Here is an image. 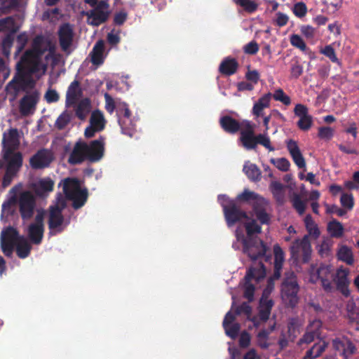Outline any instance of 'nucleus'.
I'll return each instance as SVG.
<instances>
[{
	"label": "nucleus",
	"mask_w": 359,
	"mask_h": 359,
	"mask_svg": "<svg viewBox=\"0 0 359 359\" xmlns=\"http://www.w3.org/2000/svg\"><path fill=\"white\" fill-rule=\"evenodd\" d=\"M218 200L222 201L221 205L229 227L241 222L243 219H248L247 212L243 210L235 201L229 199L226 195H219Z\"/></svg>",
	"instance_id": "obj_1"
},
{
	"label": "nucleus",
	"mask_w": 359,
	"mask_h": 359,
	"mask_svg": "<svg viewBox=\"0 0 359 359\" xmlns=\"http://www.w3.org/2000/svg\"><path fill=\"white\" fill-rule=\"evenodd\" d=\"M299 290V287L294 272L285 274L281 284V297L287 306L294 308L297 306Z\"/></svg>",
	"instance_id": "obj_2"
},
{
	"label": "nucleus",
	"mask_w": 359,
	"mask_h": 359,
	"mask_svg": "<svg viewBox=\"0 0 359 359\" xmlns=\"http://www.w3.org/2000/svg\"><path fill=\"white\" fill-rule=\"evenodd\" d=\"M17 71L5 88L6 93L12 95L13 99H15L20 91L27 92V90L34 88L35 86L34 81L30 76H27L30 75L29 74L23 70Z\"/></svg>",
	"instance_id": "obj_3"
},
{
	"label": "nucleus",
	"mask_w": 359,
	"mask_h": 359,
	"mask_svg": "<svg viewBox=\"0 0 359 359\" xmlns=\"http://www.w3.org/2000/svg\"><path fill=\"white\" fill-rule=\"evenodd\" d=\"M330 265L320 264L318 266H311L310 270V279L313 283L320 281L323 290L326 292H332L333 286L332 284L334 274Z\"/></svg>",
	"instance_id": "obj_4"
},
{
	"label": "nucleus",
	"mask_w": 359,
	"mask_h": 359,
	"mask_svg": "<svg viewBox=\"0 0 359 359\" xmlns=\"http://www.w3.org/2000/svg\"><path fill=\"white\" fill-rule=\"evenodd\" d=\"M291 257L295 261L302 260L308 263L311 257V245L309 236L305 235L302 239H295L290 248Z\"/></svg>",
	"instance_id": "obj_5"
},
{
	"label": "nucleus",
	"mask_w": 359,
	"mask_h": 359,
	"mask_svg": "<svg viewBox=\"0 0 359 359\" xmlns=\"http://www.w3.org/2000/svg\"><path fill=\"white\" fill-rule=\"evenodd\" d=\"M116 116L123 134L132 137L135 132V124L131 119L132 113L125 102H118Z\"/></svg>",
	"instance_id": "obj_6"
},
{
	"label": "nucleus",
	"mask_w": 359,
	"mask_h": 359,
	"mask_svg": "<svg viewBox=\"0 0 359 359\" xmlns=\"http://www.w3.org/2000/svg\"><path fill=\"white\" fill-rule=\"evenodd\" d=\"M18 230L13 226L4 228L0 236L1 249L6 257H11L15 250V246L21 238Z\"/></svg>",
	"instance_id": "obj_7"
},
{
	"label": "nucleus",
	"mask_w": 359,
	"mask_h": 359,
	"mask_svg": "<svg viewBox=\"0 0 359 359\" xmlns=\"http://www.w3.org/2000/svg\"><path fill=\"white\" fill-rule=\"evenodd\" d=\"M243 250L252 261H256L265 256L267 246L259 238H245L242 241Z\"/></svg>",
	"instance_id": "obj_8"
},
{
	"label": "nucleus",
	"mask_w": 359,
	"mask_h": 359,
	"mask_svg": "<svg viewBox=\"0 0 359 359\" xmlns=\"http://www.w3.org/2000/svg\"><path fill=\"white\" fill-rule=\"evenodd\" d=\"M19 212L23 220L30 219L34 213L36 208V198L28 191L20 194L18 199Z\"/></svg>",
	"instance_id": "obj_9"
},
{
	"label": "nucleus",
	"mask_w": 359,
	"mask_h": 359,
	"mask_svg": "<svg viewBox=\"0 0 359 359\" xmlns=\"http://www.w3.org/2000/svg\"><path fill=\"white\" fill-rule=\"evenodd\" d=\"M41 57V56L33 50L30 49L27 50L17 65V70H23L29 74L35 73L38 70Z\"/></svg>",
	"instance_id": "obj_10"
},
{
	"label": "nucleus",
	"mask_w": 359,
	"mask_h": 359,
	"mask_svg": "<svg viewBox=\"0 0 359 359\" xmlns=\"http://www.w3.org/2000/svg\"><path fill=\"white\" fill-rule=\"evenodd\" d=\"M333 348L337 351L344 359H348L356 353L357 348L352 341L346 336L336 337L332 340Z\"/></svg>",
	"instance_id": "obj_11"
},
{
	"label": "nucleus",
	"mask_w": 359,
	"mask_h": 359,
	"mask_svg": "<svg viewBox=\"0 0 359 359\" xmlns=\"http://www.w3.org/2000/svg\"><path fill=\"white\" fill-rule=\"evenodd\" d=\"M104 140L103 136H100L98 139L91 141L89 144L84 142V146L86 151L87 160L94 163L99 161L104 156Z\"/></svg>",
	"instance_id": "obj_12"
},
{
	"label": "nucleus",
	"mask_w": 359,
	"mask_h": 359,
	"mask_svg": "<svg viewBox=\"0 0 359 359\" xmlns=\"http://www.w3.org/2000/svg\"><path fill=\"white\" fill-rule=\"evenodd\" d=\"M40 99L39 93L35 90L30 93L25 95L19 103L20 112L22 116H27L32 114L36 108V104Z\"/></svg>",
	"instance_id": "obj_13"
},
{
	"label": "nucleus",
	"mask_w": 359,
	"mask_h": 359,
	"mask_svg": "<svg viewBox=\"0 0 359 359\" xmlns=\"http://www.w3.org/2000/svg\"><path fill=\"white\" fill-rule=\"evenodd\" d=\"M74 31L69 23L62 25L57 31L59 44L61 50L67 54H70L73 44Z\"/></svg>",
	"instance_id": "obj_14"
},
{
	"label": "nucleus",
	"mask_w": 359,
	"mask_h": 359,
	"mask_svg": "<svg viewBox=\"0 0 359 359\" xmlns=\"http://www.w3.org/2000/svg\"><path fill=\"white\" fill-rule=\"evenodd\" d=\"M53 160V156L47 149H41L29 159V165L32 169L39 170L47 168Z\"/></svg>",
	"instance_id": "obj_15"
},
{
	"label": "nucleus",
	"mask_w": 359,
	"mask_h": 359,
	"mask_svg": "<svg viewBox=\"0 0 359 359\" xmlns=\"http://www.w3.org/2000/svg\"><path fill=\"white\" fill-rule=\"evenodd\" d=\"M269 202L267 200L259 199L252 204V216H255L260 222V224H269L271 221V216L267 212Z\"/></svg>",
	"instance_id": "obj_16"
},
{
	"label": "nucleus",
	"mask_w": 359,
	"mask_h": 359,
	"mask_svg": "<svg viewBox=\"0 0 359 359\" xmlns=\"http://www.w3.org/2000/svg\"><path fill=\"white\" fill-rule=\"evenodd\" d=\"M294 114L299 117L297 123V127L303 130H309L313 124V117L309 114L308 108L302 104H296L294 109Z\"/></svg>",
	"instance_id": "obj_17"
},
{
	"label": "nucleus",
	"mask_w": 359,
	"mask_h": 359,
	"mask_svg": "<svg viewBox=\"0 0 359 359\" xmlns=\"http://www.w3.org/2000/svg\"><path fill=\"white\" fill-rule=\"evenodd\" d=\"M348 274L349 271L348 269H339L337 271L335 277L332 279L335 282L337 290L345 297H348L351 294Z\"/></svg>",
	"instance_id": "obj_18"
},
{
	"label": "nucleus",
	"mask_w": 359,
	"mask_h": 359,
	"mask_svg": "<svg viewBox=\"0 0 359 359\" xmlns=\"http://www.w3.org/2000/svg\"><path fill=\"white\" fill-rule=\"evenodd\" d=\"M68 224L69 222L65 224V217L60 210H54L50 208L48 224L50 231L61 233Z\"/></svg>",
	"instance_id": "obj_19"
},
{
	"label": "nucleus",
	"mask_w": 359,
	"mask_h": 359,
	"mask_svg": "<svg viewBox=\"0 0 359 359\" xmlns=\"http://www.w3.org/2000/svg\"><path fill=\"white\" fill-rule=\"evenodd\" d=\"M55 182L49 177L39 179L32 184V190L34 194L40 197L44 198L53 191Z\"/></svg>",
	"instance_id": "obj_20"
},
{
	"label": "nucleus",
	"mask_w": 359,
	"mask_h": 359,
	"mask_svg": "<svg viewBox=\"0 0 359 359\" xmlns=\"http://www.w3.org/2000/svg\"><path fill=\"white\" fill-rule=\"evenodd\" d=\"M4 159L7 162L6 169L11 172L18 173L22 166L23 158L20 151H13L6 156V151H4Z\"/></svg>",
	"instance_id": "obj_21"
},
{
	"label": "nucleus",
	"mask_w": 359,
	"mask_h": 359,
	"mask_svg": "<svg viewBox=\"0 0 359 359\" xmlns=\"http://www.w3.org/2000/svg\"><path fill=\"white\" fill-rule=\"evenodd\" d=\"M85 148H86V147L84 146V142H76L69 156L68 163L70 165H79L87 160Z\"/></svg>",
	"instance_id": "obj_22"
},
{
	"label": "nucleus",
	"mask_w": 359,
	"mask_h": 359,
	"mask_svg": "<svg viewBox=\"0 0 359 359\" xmlns=\"http://www.w3.org/2000/svg\"><path fill=\"white\" fill-rule=\"evenodd\" d=\"M287 149L294 161L299 168H304L306 167L305 159L300 151L297 142L293 140H288L286 141Z\"/></svg>",
	"instance_id": "obj_23"
},
{
	"label": "nucleus",
	"mask_w": 359,
	"mask_h": 359,
	"mask_svg": "<svg viewBox=\"0 0 359 359\" xmlns=\"http://www.w3.org/2000/svg\"><path fill=\"white\" fill-rule=\"evenodd\" d=\"M4 151H6V156L15 151L20 145L18 131L16 128H11L8 131V135L5 139L6 135H4Z\"/></svg>",
	"instance_id": "obj_24"
},
{
	"label": "nucleus",
	"mask_w": 359,
	"mask_h": 359,
	"mask_svg": "<svg viewBox=\"0 0 359 359\" xmlns=\"http://www.w3.org/2000/svg\"><path fill=\"white\" fill-rule=\"evenodd\" d=\"M219 125L224 131L229 134L237 133L242 126L238 121L229 115L220 118Z\"/></svg>",
	"instance_id": "obj_25"
},
{
	"label": "nucleus",
	"mask_w": 359,
	"mask_h": 359,
	"mask_svg": "<svg viewBox=\"0 0 359 359\" xmlns=\"http://www.w3.org/2000/svg\"><path fill=\"white\" fill-rule=\"evenodd\" d=\"M82 95L80 83L77 80L72 81L68 87L66 93V103L67 105H74Z\"/></svg>",
	"instance_id": "obj_26"
},
{
	"label": "nucleus",
	"mask_w": 359,
	"mask_h": 359,
	"mask_svg": "<svg viewBox=\"0 0 359 359\" xmlns=\"http://www.w3.org/2000/svg\"><path fill=\"white\" fill-rule=\"evenodd\" d=\"M238 68V62L235 58L231 57H225L219 65V71L224 76L234 74Z\"/></svg>",
	"instance_id": "obj_27"
},
{
	"label": "nucleus",
	"mask_w": 359,
	"mask_h": 359,
	"mask_svg": "<svg viewBox=\"0 0 359 359\" xmlns=\"http://www.w3.org/2000/svg\"><path fill=\"white\" fill-rule=\"evenodd\" d=\"M62 184L63 192L67 199L81 189L80 182L77 178H65L60 183V185Z\"/></svg>",
	"instance_id": "obj_28"
},
{
	"label": "nucleus",
	"mask_w": 359,
	"mask_h": 359,
	"mask_svg": "<svg viewBox=\"0 0 359 359\" xmlns=\"http://www.w3.org/2000/svg\"><path fill=\"white\" fill-rule=\"evenodd\" d=\"M88 20L90 25L99 26L107 21L109 13L100 9H93L87 13Z\"/></svg>",
	"instance_id": "obj_29"
},
{
	"label": "nucleus",
	"mask_w": 359,
	"mask_h": 359,
	"mask_svg": "<svg viewBox=\"0 0 359 359\" xmlns=\"http://www.w3.org/2000/svg\"><path fill=\"white\" fill-rule=\"evenodd\" d=\"M271 93H269L258 99L254 104L252 109V114L256 117L264 116L263 111L264 109L270 107Z\"/></svg>",
	"instance_id": "obj_30"
},
{
	"label": "nucleus",
	"mask_w": 359,
	"mask_h": 359,
	"mask_svg": "<svg viewBox=\"0 0 359 359\" xmlns=\"http://www.w3.org/2000/svg\"><path fill=\"white\" fill-rule=\"evenodd\" d=\"M44 227L29 224L27 229V234L30 241L35 245H39L43 239Z\"/></svg>",
	"instance_id": "obj_31"
},
{
	"label": "nucleus",
	"mask_w": 359,
	"mask_h": 359,
	"mask_svg": "<svg viewBox=\"0 0 359 359\" xmlns=\"http://www.w3.org/2000/svg\"><path fill=\"white\" fill-rule=\"evenodd\" d=\"M276 323L274 322L267 329L261 330L257 334V345L262 349H267L270 344L268 342L269 334L276 329Z\"/></svg>",
	"instance_id": "obj_32"
},
{
	"label": "nucleus",
	"mask_w": 359,
	"mask_h": 359,
	"mask_svg": "<svg viewBox=\"0 0 359 359\" xmlns=\"http://www.w3.org/2000/svg\"><path fill=\"white\" fill-rule=\"evenodd\" d=\"M88 197V189L85 188L83 189H79L77 192L74 194L72 197L68 198L67 200L72 201L73 208L78 210L85 205Z\"/></svg>",
	"instance_id": "obj_33"
},
{
	"label": "nucleus",
	"mask_w": 359,
	"mask_h": 359,
	"mask_svg": "<svg viewBox=\"0 0 359 359\" xmlns=\"http://www.w3.org/2000/svg\"><path fill=\"white\" fill-rule=\"evenodd\" d=\"M266 269L264 264L260 262L259 263V267H250L246 272L245 276V280H252L255 279L257 282H259L265 277Z\"/></svg>",
	"instance_id": "obj_34"
},
{
	"label": "nucleus",
	"mask_w": 359,
	"mask_h": 359,
	"mask_svg": "<svg viewBox=\"0 0 359 359\" xmlns=\"http://www.w3.org/2000/svg\"><path fill=\"white\" fill-rule=\"evenodd\" d=\"M17 256L20 259H25L30 255L32 245L23 236L20 238L15 246Z\"/></svg>",
	"instance_id": "obj_35"
},
{
	"label": "nucleus",
	"mask_w": 359,
	"mask_h": 359,
	"mask_svg": "<svg viewBox=\"0 0 359 359\" xmlns=\"http://www.w3.org/2000/svg\"><path fill=\"white\" fill-rule=\"evenodd\" d=\"M104 50V42L99 40L95 44L91 55V62L93 65H100L103 62V53Z\"/></svg>",
	"instance_id": "obj_36"
},
{
	"label": "nucleus",
	"mask_w": 359,
	"mask_h": 359,
	"mask_svg": "<svg viewBox=\"0 0 359 359\" xmlns=\"http://www.w3.org/2000/svg\"><path fill=\"white\" fill-rule=\"evenodd\" d=\"M91 103L89 98H83L76 105L75 109L76 116L80 120H84L90 112Z\"/></svg>",
	"instance_id": "obj_37"
},
{
	"label": "nucleus",
	"mask_w": 359,
	"mask_h": 359,
	"mask_svg": "<svg viewBox=\"0 0 359 359\" xmlns=\"http://www.w3.org/2000/svg\"><path fill=\"white\" fill-rule=\"evenodd\" d=\"M90 124L102 131L106 126V120L103 113L99 110H94L90 118Z\"/></svg>",
	"instance_id": "obj_38"
},
{
	"label": "nucleus",
	"mask_w": 359,
	"mask_h": 359,
	"mask_svg": "<svg viewBox=\"0 0 359 359\" xmlns=\"http://www.w3.org/2000/svg\"><path fill=\"white\" fill-rule=\"evenodd\" d=\"M247 221L244 223V226L246 231V238H258L254 236L255 233H260L262 232V226L257 224L255 219L248 217V219H245Z\"/></svg>",
	"instance_id": "obj_39"
},
{
	"label": "nucleus",
	"mask_w": 359,
	"mask_h": 359,
	"mask_svg": "<svg viewBox=\"0 0 359 359\" xmlns=\"http://www.w3.org/2000/svg\"><path fill=\"white\" fill-rule=\"evenodd\" d=\"M247 177L252 181L256 182L261 179V171L257 165L246 163L243 169Z\"/></svg>",
	"instance_id": "obj_40"
},
{
	"label": "nucleus",
	"mask_w": 359,
	"mask_h": 359,
	"mask_svg": "<svg viewBox=\"0 0 359 359\" xmlns=\"http://www.w3.org/2000/svg\"><path fill=\"white\" fill-rule=\"evenodd\" d=\"M256 138L257 135H255V133H241L240 140L243 147L248 150L256 148Z\"/></svg>",
	"instance_id": "obj_41"
},
{
	"label": "nucleus",
	"mask_w": 359,
	"mask_h": 359,
	"mask_svg": "<svg viewBox=\"0 0 359 359\" xmlns=\"http://www.w3.org/2000/svg\"><path fill=\"white\" fill-rule=\"evenodd\" d=\"M238 6L247 13H254L258 9L259 4L254 0H232Z\"/></svg>",
	"instance_id": "obj_42"
},
{
	"label": "nucleus",
	"mask_w": 359,
	"mask_h": 359,
	"mask_svg": "<svg viewBox=\"0 0 359 359\" xmlns=\"http://www.w3.org/2000/svg\"><path fill=\"white\" fill-rule=\"evenodd\" d=\"M344 226L336 219L330 221L327 224V231L332 238H341L344 233Z\"/></svg>",
	"instance_id": "obj_43"
},
{
	"label": "nucleus",
	"mask_w": 359,
	"mask_h": 359,
	"mask_svg": "<svg viewBox=\"0 0 359 359\" xmlns=\"http://www.w3.org/2000/svg\"><path fill=\"white\" fill-rule=\"evenodd\" d=\"M337 257L339 260L346 262L348 265H352L354 262L352 250L346 245H342L339 249Z\"/></svg>",
	"instance_id": "obj_44"
},
{
	"label": "nucleus",
	"mask_w": 359,
	"mask_h": 359,
	"mask_svg": "<svg viewBox=\"0 0 359 359\" xmlns=\"http://www.w3.org/2000/svg\"><path fill=\"white\" fill-rule=\"evenodd\" d=\"M304 223L306 230L309 232L308 236H312L313 238H317L320 236V232L317 224L315 223L310 215L306 216Z\"/></svg>",
	"instance_id": "obj_45"
},
{
	"label": "nucleus",
	"mask_w": 359,
	"mask_h": 359,
	"mask_svg": "<svg viewBox=\"0 0 359 359\" xmlns=\"http://www.w3.org/2000/svg\"><path fill=\"white\" fill-rule=\"evenodd\" d=\"M236 199L240 201L248 202L250 201H252L254 202H257L259 201V199H264V198L262 197L257 193L250 191L248 189H245L244 191L237 196Z\"/></svg>",
	"instance_id": "obj_46"
},
{
	"label": "nucleus",
	"mask_w": 359,
	"mask_h": 359,
	"mask_svg": "<svg viewBox=\"0 0 359 359\" xmlns=\"http://www.w3.org/2000/svg\"><path fill=\"white\" fill-rule=\"evenodd\" d=\"M18 30V27H12L11 31L9 34H8L2 41V46L4 54H8L11 48L13 46V43L14 41V34Z\"/></svg>",
	"instance_id": "obj_47"
},
{
	"label": "nucleus",
	"mask_w": 359,
	"mask_h": 359,
	"mask_svg": "<svg viewBox=\"0 0 359 359\" xmlns=\"http://www.w3.org/2000/svg\"><path fill=\"white\" fill-rule=\"evenodd\" d=\"M43 37L41 35L36 36L32 41V48L30 50L42 57L47 50V48L43 47Z\"/></svg>",
	"instance_id": "obj_48"
},
{
	"label": "nucleus",
	"mask_w": 359,
	"mask_h": 359,
	"mask_svg": "<svg viewBox=\"0 0 359 359\" xmlns=\"http://www.w3.org/2000/svg\"><path fill=\"white\" fill-rule=\"evenodd\" d=\"M299 327V320L297 318L290 319L287 323V335L293 341L297 337V332Z\"/></svg>",
	"instance_id": "obj_49"
},
{
	"label": "nucleus",
	"mask_w": 359,
	"mask_h": 359,
	"mask_svg": "<svg viewBox=\"0 0 359 359\" xmlns=\"http://www.w3.org/2000/svg\"><path fill=\"white\" fill-rule=\"evenodd\" d=\"M323 322L320 319H313L312 320H309L306 330L320 337Z\"/></svg>",
	"instance_id": "obj_50"
},
{
	"label": "nucleus",
	"mask_w": 359,
	"mask_h": 359,
	"mask_svg": "<svg viewBox=\"0 0 359 359\" xmlns=\"http://www.w3.org/2000/svg\"><path fill=\"white\" fill-rule=\"evenodd\" d=\"M346 311L348 317L351 321H356L359 320V306H358L355 302H348L346 305Z\"/></svg>",
	"instance_id": "obj_51"
},
{
	"label": "nucleus",
	"mask_w": 359,
	"mask_h": 359,
	"mask_svg": "<svg viewBox=\"0 0 359 359\" xmlns=\"http://www.w3.org/2000/svg\"><path fill=\"white\" fill-rule=\"evenodd\" d=\"M104 97L105 100V109L109 114H112L115 109L116 111L117 110L118 102H121V100H114V98L107 93L104 94Z\"/></svg>",
	"instance_id": "obj_52"
},
{
	"label": "nucleus",
	"mask_w": 359,
	"mask_h": 359,
	"mask_svg": "<svg viewBox=\"0 0 359 359\" xmlns=\"http://www.w3.org/2000/svg\"><path fill=\"white\" fill-rule=\"evenodd\" d=\"M334 133V130L332 128L323 126L318 128V136L321 140L329 141L333 137Z\"/></svg>",
	"instance_id": "obj_53"
},
{
	"label": "nucleus",
	"mask_w": 359,
	"mask_h": 359,
	"mask_svg": "<svg viewBox=\"0 0 359 359\" xmlns=\"http://www.w3.org/2000/svg\"><path fill=\"white\" fill-rule=\"evenodd\" d=\"M225 330L226 334L229 337L232 339H235L240 332L241 325L238 323H235L233 324H230L229 325H226V327H224Z\"/></svg>",
	"instance_id": "obj_54"
},
{
	"label": "nucleus",
	"mask_w": 359,
	"mask_h": 359,
	"mask_svg": "<svg viewBox=\"0 0 359 359\" xmlns=\"http://www.w3.org/2000/svg\"><path fill=\"white\" fill-rule=\"evenodd\" d=\"M273 254H274V265L283 266L285 261V254L282 248L278 244H276L273 246Z\"/></svg>",
	"instance_id": "obj_55"
},
{
	"label": "nucleus",
	"mask_w": 359,
	"mask_h": 359,
	"mask_svg": "<svg viewBox=\"0 0 359 359\" xmlns=\"http://www.w3.org/2000/svg\"><path fill=\"white\" fill-rule=\"evenodd\" d=\"M271 162L280 170L286 172L290 166V161L285 158H279L277 159L272 158Z\"/></svg>",
	"instance_id": "obj_56"
},
{
	"label": "nucleus",
	"mask_w": 359,
	"mask_h": 359,
	"mask_svg": "<svg viewBox=\"0 0 359 359\" xmlns=\"http://www.w3.org/2000/svg\"><path fill=\"white\" fill-rule=\"evenodd\" d=\"M273 97L275 100L279 101L287 106L290 105L291 103L290 97L287 95L281 88L275 90Z\"/></svg>",
	"instance_id": "obj_57"
},
{
	"label": "nucleus",
	"mask_w": 359,
	"mask_h": 359,
	"mask_svg": "<svg viewBox=\"0 0 359 359\" xmlns=\"http://www.w3.org/2000/svg\"><path fill=\"white\" fill-rule=\"evenodd\" d=\"M251 280H245V290L243 297L251 302L254 300V294L255 291V285L250 283Z\"/></svg>",
	"instance_id": "obj_58"
},
{
	"label": "nucleus",
	"mask_w": 359,
	"mask_h": 359,
	"mask_svg": "<svg viewBox=\"0 0 359 359\" xmlns=\"http://www.w3.org/2000/svg\"><path fill=\"white\" fill-rule=\"evenodd\" d=\"M15 20L9 16L0 19V32L4 30L11 31L12 27H16Z\"/></svg>",
	"instance_id": "obj_59"
},
{
	"label": "nucleus",
	"mask_w": 359,
	"mask_h": 359,
	"mask_svg": "<svg viewBox=\"0 0 359 359\" xmlns=\"http://www.w3.org/2000/svg\"><path fill=\"white\" fill-rule=\"evenodd\" d=\"M273 301L268 298L264 291L259 301V309L264 311L271 312L272 307L273 306Z\"/></svg>",
	"instance_id": "obj_60"
},
{
	"label": "nucleus",
	"mask_w": 359,
	"mask_h": 359,
	"mask_svg": "<svg viewBox=\"0 0 359 359\" xmlns=\"http://www.w3.org/2000/svg\"><path fill=\"white\" fill-rule=\"evenodd\" d=\"M256 146L259 144L269 149L270 151H274V147L271 145L269 137L265 134H259L257 135Z\"/></svg>",
	"instance_id": "obj_61"
},
{
	"label": "nucleus",
	"mask_w": 359,
	"mask_h": 359,
	"mask_svg": "<svg viewBox=\"0 0 359 359\" xmlns=\"http://www.w3.org/2000/svg\"><path fill=\"white\" fill-rule=\"evenodd\" d=\"M290 43L294 47L300 49L302 51L306 50L307 46L306 43L298 34H292L290 36Z\"/></svg>",
	"instance_id": "obj_62"
},
{
	"label": "nucleus",
	"mask_w": 359,
	"mask_h": 359,
	"mask_svg": "<svg viewBox=\"0 0 359 359\" xmlns=\"http://www.w3.org/2000/svg\"><path fill=\"white\" fill-rule=\"evenodd\" d=\"M340 202L344 208L351 210L354 205L353 196L352 194H343L340 198Z\"/></svg>",
	"instance_id": "obj_63"
},
{
	"label": "nucleus",
	"mask_w": 359,
	"mask_h": 359,
	"mask_svg": "<svg viewBox=\"0 0 359 359\" xmlns=\"http://www.w3.org/2000/svg\"><path fill=\"white\" fill-rule=\"evenodd\" d=\"M293 13L298 18H303L307 13L306 5L304 2H298L294 5Z\"/></svg>",
	"instance_id": "obj_64"
}]
</instances>
